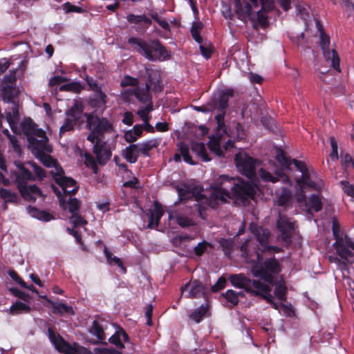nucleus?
Segmentation results:
<instances>
[{
    "mask_svg": "<svg viewBox=\"0 0 354 354\" xmlns=\"http://www.w3.org/2000/svg\"><path fill=\"white\" fill-rule=\"evenodd\" d=\"M15 183L22 198L29 202H35L37 198L44 197L40 188L35 185H27V180H34L35 177L27 168L15 172Z\"/></svg>",
    "mask_w": 354,
    "mask_h": 354,
    "instance_id": "5",
    "label": "nucleus"
},
{
    "mask_svg": "<svg viewBox=\"0 0 354 354\" xmlns=\"http://www.w3.org/2000/svg\"><path fill=\"white\" fill-rule=\"evenodd\" d=\"M221 297L225 299L227 303L225 306L230 308H232L239 304V299L237 298L236 292L232 289H229L225 292L222 293Z\"/></svg>",
    "mask_w": 354,
    "mask_h": 354,
    "instance_id": "37",
    "label": "nucleus"
},
{
    "mask_svg": "<svg viewBox=\"0 0 354 354\" xmlns=\"http://www.w3.org/2000/svg\"><path fill=\"white\" fill-rule=\"evenodd\" d=\"M17 81L16 77V70H10L8 74L6 75L3 77V80L1 84L15 85V83Z\"/></svg>",
    "mask_w": 354,
    "mask_h": 354,
    "instance_id": "62",
    "label": "nucleus"
},
{
    "mask_svg": "<svg viewBox=\"0 0 354 354\" xmlns=\"http://www.w3.org/2000/svg\"><path fill=\"white\" fill-rule=\"evenodd\" d=\"M178 150L180 153V155L183 158L184 161L191 165H196V162L192 160L191 156L189 155L188 145L184 142H180L178 144Z\"/></svg>",
    "mask_w": 354,
    "mask_h": 354,
    "instance_id": "42",
    "label": "nucleus"
},
{
    "mask_svg": "<svg viewBox=\"0 0 354 354\" xmlns=\"http://www.w3.org/2000/svg\"><path fill=\"white\" fill-rule=\"evenodd\" d=\"M109 342L120 349L124 348V345L121 340L120 326H118L115 333L109 338Z\"/></svg>",
    "mask_w": 354,
    "mask_h": 354,
    "instance_id": "49",
    "label": "nucleus"
},
{
    "mask_svg": "<svg viewBox=\"0 0 354 354\" xmlns=\"http://www.w3.org/2000/svg\"><path fill=\"white\" fill-rule=\"evenodd\" d=\"M150 87L148 84H145V88L142 89L136 88L133 91L135 97L138 101L142 103H147L151 101V96L150 95Z\"/></svg>",
    "mask_w": 354,
    "mask_h": 354,
    "instance_id": "35",
    "label": "nucleus"
},
{
    "mask_svg": "<svg viewBox=\"0 0 354 354\" xmlns=\"http://www.w3.org/2000/svg\"><path fill=\"white\" fill-rule=\"evenodd\" d=\"M10 292H12L15 297H18L26 302H28L31 299L29 294L20 290L17 288H10Z\"/></svg>",
    "mask_w": 354,
    "mask_h": 354,
    "instance_id": "56",
    "label": "nucleus"
},
{
    "mask_svg": "<svg viewBox=\"0 0 354 354\" xmlns=\"http://www.w3.org/2000/svg\"><path fill=\"white\" fill-rule=\"evenodd\" d=\"M128 44H131L138 54L147 59L156 61L168 60L171 57V53L164 46L158 39H152L147 41L138 37H130Z\"/></svg>",
    "mask_w": 354,
    "mask_h": 354,
    "instance_id": "1",
    "label": "nucleus"
},
{
    "mask_svg": "<svg viewBox=\"0 0 354 354\" xmlns=\"http://www.w3.org/2000/svg\"><path fill=\"white\" fill-rule=\"evenodd\" d=\"M336 252L337 255L339 256L340 258L344 260L342 263L344 266H346L347 263L352 264L354 263V259H353V258L354 257V254L346 245L343 246L339 249H337L336 250Z\"/></svg>",
    "mask_w": 354,
    "mask_h": 354,
    "instance_id": "39",
    "label": "nucleus"
},
{
    "mask_svg": "<svg viewBox=\"0 0 354 354\" xmlns=\"http://www.w3.org/2000/svg\"><path fill=\"white\" fill-rule=\"evenodd\" d=\"M37 127L30 118L25 120L21 124L22 131L27 136V138L33 136L35 131L37 130Z\"/></svg>",
    "mask_w": 354,
    "mask_h": 354,
    "instance_id": "44",
    "label": "nucleus"
},
{
    "mask_svg": "<svg viewBox=\"0 0 354 354\" xmlns=\"http://www.w3.org/2000/svg\"><path fill=\"white\" fill-rule=\"evenodd\" d=\"M254 7L259 6V0H250ZM261 8L257 12V23H254V28L257 30V25L263 28L269 26L267 12L274 10L275 5L273 0H259Z\"/></svg>",
    "mask_w": 354,
    "mask_h": 354,
    "instance_id": "11",
    "label": "nucleus"
},
{
    "mask_svg": "<svg viewBox=\"0 0 354 354\" xmlns=\"http://www.w3.org/2000/svg\"><path fill=\"white\" fill-rule=\"evenodd\" d=\"M234 7L235 12L238 15V19L245 20L246 18H249L251 21L254 20L252 16V8L250 3H245L243 5L241 0H234Z\"/></svg>",
    "mask_w": 354,
    "mask_h": 354,
    "instance_id": "21",
    "label": "nucleus"
},
{
    "mask_svg": "<svg viewBox=\"0 0 354 354\" xmlns=\"http://www.w3.org/2000/svg\"><path fill=\"white\" fill-rule=\"evenodd\" d=\"M256 253L257 259L253 261L251 268L252 275L269 284H274V277L281 271V266L279 261L274 257L263 259L261 253L259 251H257Z\"/></svg>",
    "mask_w": 354,
    "mask_h": 354,
    "instance_id": "2",
    "label": "nucleus"
},
{
    "mask_svg": "<svg viewBox=\"0 0 354 354\" xmlns=\"http://www.w3.org/2000/svg\"><path fill=\"white\" fill-rule=\"evenodd\" d=\"M151 214L155 218V226L158 227L160 223V221L164 214V210L160 203L157 201L154 203V209L151 211Z\"/></svg>",
    "mask_w": 354,
    "mask_h": 354,
    "instance_id": "48",
    "label": "nucleus"
},
{
    "mask_svg": "<svg viewBox=\"0 0 354 354\" xmlns=\"http://www.w3.org/2000/svg\"><path fill=\"white\" fill-rule=\"evenodd\" d=\"M309 209H313L315 212H318L322 209V203L319 196L312 194L308 198V204Z\"/></svg>",
    "mask_w": 354,
    "mask_h": 354,
    "instance_id": "45",
    "label": "nucleus"
},
{
    "mask_svg": "<svg viewBox=\"0 0 354 354\" xmlns=\"http://www.w3.org/2000/svg\"><path fill=\"white\" fill-rule=\"evenodd\" d=\"M277 227L280 232V239L287 244L292 242V233L294 230V224L291 223L286 216L279 214Z\"/></svg>",
    "mask_w": 354,
    "mask_h": 354,
    "instance_id": "15",
    "label": "nucleus"
},
{
    "mask_svg": "<svg viewBox=\"0 0 354 354\" xmlns=\"http://www.w3.org/2000/svg\"><path fill=\"white\" fill-rule=\"evenodd\" d=\"M127 19L130 24H144L146 25L145 28H148L152 24L151 19L145 15H136L134 14H129L127 16Z\"/></svg>",
    "mask_w": 354,
    "mask_h": 354,
    "instance_id": "36",
    "label": "nucleus"
},
{
    "mask_svg": "<svg viewBox=\"0 0 354 354\" xmlns=\"http://www.w3.org/2000/svg\"><path fill=\"white\" fill-rule=\"evenodd\" d=\"M48 303L50 304L52 307V313L54 315H58L59 316H63L64 315H75V311L73 307L71 306L67 305L64 302L61 301L55 302L51 299H48Z\"/></svg>",
    "mask_w": 354,
    "mask_h": 354,
    "instance_id": "22",
    "label": "nucleus"
},
{
    "mask_svg": "<svg viewBox=\"0 0 354 354\" xmlns=\"http://www.w3.org/2000/svg\"><path fill=\"white\" fill-rule=\"evenodd\" d=\"M41 162L44 166L47 167H55L56 171H52L51 176L54 181L62 188L65 194L75 195L79 189V185L77 181L71 177L65 176V172L63 168L58 165L56 160H55L50 155L46 154L45 152L37 156Z\"/></svg>",
    "mask_w": 354,
    "mask_h": 354,
    "instance_id": "3",
    "label": "nucleus"
},
{
    "mask_svg": "<svg viewBox=\"0 0 354 354\" xmlns=\"http://www.w3.org/2000/svg\"><path fill=\"white\" fill-rule=\"evenodd\" d=\"M218 243L220 246L222 248V250L225 256L227 257H230L233 250L234 243L232 239L221 238Z\"/></svg>",
    "mask_w": 354,
    "mask_h": 354,
    "instance_id": "43",
    "label": "nucleus"
},
{
    "mask_svg": "<svg viewBox=\"0 0 354 354\" xmlns=\"http://www.w3.org/2000/svg\"><path fill=\"white\" fill-rule=\"evenodd\" d=\"M176 221L178 225L181 227H188L195 225L192 219L185 216H177L176 217Z\"/></svg>",
    "mask_w": 354,
    "mask_h": 354,
    "instance_id": "54",
    "label": "nucleus"
},
{
    "mask_svg": "<svg viewBox=\"0 0 354 354\" xmlns=\"http://www.w3.org/2000/svg\"><path fill=\"white\" fill-rule=\"evenodd\" d=\"M207 247H212V244L204 241L198 243L194 248V253L196 256H202L207 250Z\"/></svg>",
    "mask_w": 354,
    "mask_h": 354,
    "instance_id": "57",
    "label": "nucleus"
},
{
    "mask_svg": "<svg viewBox=\"0 0 354 354\" xmlns=\"http://www.w3.org/2000/svg\"><path fill=\"white\" fill-rule=\"evenodd\" d=\"M149 15L151 18L154 20L162 29L166 31H171L169 23L166 20L161 19L157 12L152 11L150 12Z\"/></svg>",
    "mask_w": 354,
    "mask_h": 354,
    "instance_id": "51",
    "label": "nucleus"
},
{
    "mask_svg": "<svg viewBox=\"0 0 354 354\" xmlns=\"http://www.w3.org/2000/svg\"><path fill=\"white\" fill-rule=\"evenodd\" d=\"M85 80L89 87V90L93 92H99L102 91V87L97 82L91 77L86 75Z\"/></svg>",
    "mask_w": 354,
    "mask_h": 354,
    "instance_id": "60",
    "label": "nucleus"
},
{
    "mask_svg": "<svg viewBox=\"0 0 354 354\" xmlns=\"http://www.w3.org/2000/svg\"><path fill=\"white\" fill-rule=\"evenodd\" d=\"M273 286H275L274 293L277 298L281 301H286L288 288L284 281L277 282L274 280V284H273Z\"/></svg>",
    "mask_w": 354,
    "mask_h": 354,
    "instance_id": "38",
    "label": "nucleus"
},
{
    "mask_svg": "<svg viewBox=\"0 0 354 354\" xmlns=\"http://www.w3.org/2000/svg\"><path fill=\"white\" fill-rule=\"evenodd\" d=\"M330 146L332 151L330 153V158L332 160L335 161L338 159V144L335 137L330 138Z\"/></svg>",
    "mask_w": 354,
    "mask_h": 354,
    "instance_id": "58",
    "label": "nucleus"
},
{
    "mask_svg": "<svg viewBox=\"0 0 354 354\" xmlns=\"http://www.w3.org/2000/svg\"><path fill=\"white\" fill-rule=\"evenodd\" d=\"M106 102L107 95L102 91L94 92L93 97L88 99L89 106L95 109L106 106Z\"/></svg>",
    "mask_w": 354,
    "mask_h": 354,
    "instance_id": "28",
    "label": "nucleus"
},
{
    "mask_svg": "<svg viewBox=\"0 0 354 354\" xmlns=\"http://www.w3.org/2000/svg\"><path fill=\"white\" fill-rule=\"evenodd\" d=\"M138 144H131L127 147L122 153V156L129 163H136L139 157Z\"/></svg>",
    "mask_w": 354,
    "mask_h": 354,
    "instance_id": "26",
    "label": "nucleus"
},
{
    "mask_svg": "<svg viewBox=\"0 0 354 354\" xmlns=\"http://www.w3.org/2000/svg\"><path fill=\"white\" fill-rule=\"evenodd\" d=\"M205 295V287L201 282L198 280H194L191 283V288L189 292V297L200 298Z\"/></svg>",
    "mask_w": 354,
    "mask_h": 354,
    "instance_id": "32",
    "label": "nucleus"
},
{
    "mask_svg": "<svg viewBox=\"0 0 354 354\" xmlns=\"http://www.w3.org/2000/svg\"><path fill=\"white\" fill-rule=\"evenodd\" d=\"M111 155H112V153H111V150L109 149H107L106 147H105L102 150V153L99 155V156L100 157V159H97L98 163L100 165H104L107 162V161L110 160Z\"/></svg>",
    "mask_w": 354,
    "mask_h": 354,
    "instance_id": "61",
    "label": "nucleus"
},
{
    "mask_svg": "<svg viewBox=\"0 0 354 354\" xmlns=\"http://www.w3.org/2000/svg\"><path fill=\"white\" fill-rule=\"evenodd\" d=\"M159 145L160 140L156 138L144 141L138 145V149L140 153L142 154L144 156L146 157L149 156V151L153 148L158 147Z\"/></svg>",
    "mask_w": 354,
    "mask_h": 354,
    "instance_id": "31",
    "label": "nucleus"
},
{
    "mask_svg": "<svg viewBox=\"0 0 354 354\" xmlns=\"http://www.w3.org/2000/svg\"><path fill=\"white\" fill-rule=\"evenodd\" d=\"M229 280L232 285L235 288L244 289L248 292V288L250 286V279L245 277L243 274H231Z\"/></svg>",
    "mask_w": 354,
    "mask_h": 354,
    "instance_id": "25",
    "label": "nucleus"
},
{
    "mask_svg": "<svg viewBox=\"0 0 354 354\" xmlns=\"http://www.w3.org/2000/svg\"><path fill=\"white\" fill-rule=\"evenodd\" d=\"M139 84V81L137 78L133 77L130 75H125L124 79L120 82V86L122 87L127 86H136Z\"/></svg>",
    "mask_w": 354,
    "mask_h": 354,
    "instance_id": "59",
    "label": "nucleus"
},
{
    "mask_svg": "<svg viewBox=\"0 0 354 354\" xmlns=\"http://www.w3.org/2000/svg\"><path fill=\"white\" fill-rule=\"evenodd\" d=\"M260 178L265 182L276 183L281 180L284 183L289 181V177L283 172V169H278L273 176L270 172L266 169H261L259 171Z\"/></svg>",
    "mask_w": 354,
    "mask_h": 354,
    "instance_id": "19",
    "label": "nucleus"
},
{
    "mask_svg": "<svg viewBox=\"0 0 354 354\" xmlns=\"http://www.w3.org/2000/svg\"><path fill=\"white\" fill-rule=\"evenodd\" d=\"M256 195L255 187L253 184L237 178L232 198H234L241 201L254 199Z\"/></svg>",
    "mask_w": 354,
    "mask_h": 354,
    "instance_id": "12",
    "label": "nucleus"
},
{
    "mask_svg": "<svg viewBox=\"0 0 354 354\" xmlns=\"http://www.w3.org/2000/svg\"><path fill=\"white\" fill-rule=\"evenodd\" d=\"M88 332L93 335L95 336L97 339H88V342L92 344H101L103 345H107L106 340V335L104 331L102 326L97 320H94L92 323L91 326L88 329Z\"/></svg>",
    "mask_w": 354,
    "mask_h": 354,
    "instance_id": "18",
    "label": "nucleus"
},
{
    "mask_svg": "<svg viewBox=\"0 0 354 354\" xmlns=\"http://www.w3.org/2000/svg\"><path fill=\"white\" fill-rule=\"evenodd\" d=\"M276 160L283 168L288 170H291L290 166L292 164L301 173H304V171L308 169L304 162L291 159L290 157L286 156L283 150L281 148H276Z\"/></svg>",
    "mask_w": 354,
    "mask_h": 354,
    "instance_id": "14",
    "label": "nucleus"
},
{
    "mask_svg": "<svg viewBox=\"0 0 354 354\" xmlns=\"http://www.w3.org/2000/svg\"><path fill=\"white\" fill-rule=\"evenodd\" d=\"M209 308L207 306L202 305L199 308L195 309L189 315L190 319L196 323H200L208 313Z\"/></svg>",
    "mask_w": 354,
    "mask_h": 354,
    "instance_id": "41",
    "label": "nucleus"
},
{
    "mask_svg": "<svg viewBox=\"0 0 354 354\" xmlns=\"http://www.w3.org/2000/svg\"><path fill=\"white\" fill-rule=\"evenodd\" d=\"M227 280L226 279L221 276L218 278L217 281L211 287V290L213 292H217L220 291L221 290H223L226 285Z\"/></svg>",
    "mask_w": 354,
    "mask_h": 354,
    "instance_id": "63",
    "label": "nucleus"
},
{
    "mask_svg": "<svg viewBox=\"0 0 354 354\" xmlns=\"http://www.w3.org/2000/svg\"><path fill=\"white\" fill-rule=\"evenodd\" d=\"M176 190L180 201H187L193 197V192H191V189L177 187Z\"/></svg>",
    "mask_w": 354,
    "mask_h": 354,
    "instance_id": "55",
    "label": "nucleus"
},
{
    "mask_svg": "<svg viewBox=\"0 0 354 354\" xmlns=\"http://www.w3.org/2000/svg\"><path fill=\"white\" fill-rule=\"evenodd\" d=\"M203 28L201 22H194L191 28V34L194 41L198 44H202L203 39L201 36V30Z\"/></svg>",
    "mask_w": 354,
    "mask_h": 354,
    "instance_id": "47",
    "label": "nucleus"
},
{
    "mask_svg": "<svg viewBox=\"0 0 354 354\" xmlns=\"http://www.w3.org/2000/svg\"><path fill=\"white\" fill-rule=\"evenodd\" d=\"M292 193L288 188H283L278 196L276 203L279 207L286 209L291 206Z\"/></svg>",
    "mask_w": 354,
    "mask_h": 354,
    "instance_id": "30",
    "label": "nucleus"
},
{
    "mask_svg": "<svg viewBox=\"0 0 354 354\" xmlns=\"http://www.w3.org/2000/svg\"><path fill=\"white\" fill-rule=\"evenodd\" d=\"M317 28L319 32V44L322 50L323 55L327 62H330L332 67L337 72H341L340 58L336 50H329L330 39L329 36L324 32V28L319 21L316 23Z\"/></svg>",
    "mask_w": 354,
    "mask_h": 354,
    "instance_id": "6",
    "label": "nucleus"
},
{
    "mask_svg": "<svg viewBox=\"0 0 354 354\" xmlns=\"http://www.w3.org/2000/svg\"><path fill=\"white\" fill-rule=\"evenodd\" d=\"M48 338L55 349L63 354H77L79 345L74 342L73 345L66 342L59 334H56L54 329L48 328Z\"/></svg>",
    "mask_w": 354,
    "mask_h": 354,
    "instance_id": "8",
    "label": "nucleus"
},
{
    "mask_svg": "<svg viewBox=\"0 0 354 354\" xmlns=\"http://www.w3.org/2000/svg\"><path fill=\"white\" fill-rule=\"evenodd\" d=\"M26 209L28 213L32 218H37L41 221L49 222L50 221L55 219V216L52 214L45 210H41L36 207L28 205L26 207Z\"/></svg>",
    "mask_w": 354,
    "mask_h": 354,
    "instance_id": "24",
    "label": "nucleus"
},
{
    "mask_svg": "<svg viewBox=\"0 0 354 354\" xmlns=\"http://www.w3.org/2000/svg\"><path fill=\"white\" fill-rule=\"evenodd\" d=\"M234 160L237 168L244 176L248 178H252L256 176L257 159L252 158L246 153H238L235 156Z\"/></svg>",
    "mask_w": 354,
    "mask_h": 354,
    "instance_id": "9",
    "label": "nucleus"
},
{
    "mask_svg": "<svg viewBox=\"0 0 354 354\" xmlns=\"http://www.w3.org/2000/svg\"><path fill=\"white\" fill-rule=\"evenodd\" d=\"M77 122L72 120V118L65 119L64 124L59 129V136H62V135L66 131H74V127L76 125Z\"/></svg>",
    "mask_w": 354,
    "mask_h": 354,
    "instance_id": "52",
    "label": "nucleus"
},
{
    "mask_svg": "<svg viewBox=\"0 0 354 354\" xmlns=\"http://www.w3.org/2000/svg\"><path fill=\"white\" fill-rule=\"evenodd\" d=\"M48 141L47 137L40 140H38L35 136L28 138V146L36 157L44 152L50 153L52 151V148L48 145Z\"/></svg>",
    "mask_w": 354,
    "mask_h": 354,
    "instance_id": "16",
    "label": "nucleus"
},
{
    "mask_svg": "<svg viewBox=\"0 0 354 354\" xmlns=\"http://www.w3.org/2000/svg\"><path fill=\"white\" fill-rule=\"evenodd\" d=\"M53 192L56 195L58 198L59 206L62 209H68L69 212L74 215V214H77L79 212L81 201L76 198H72L73 195L64 194L59 190L58 187H57L55 185H51L50 186Z\"/></svg>",
    "mask_w": 354,
    "mask_h": 354,
    "instance_id": "10",
    "label": "nucleus"
},
{
    "mask_svg": "<svg viewBox=\"0 0 354 354\" xmlns=\"http://www.w3.org/2000/svg\"><path fill=\"white\" fill-rule=\"evenodd\" d=\"M146 75L147 81L145 84L149 85L150 90L153 92H161L163 86L161 84L160 72L151 68H146Z\"/></svg>",
    "mask_w": 354,
    "mask_h": 354,
    "instance_id": "17",
    "label": "nucleus"
},
{
    "mask_svg": "<svg viewBox=\"0 0 354 354\" xmlns=\"http://www.w3.org/2000/svg\"><path fill=\"white\" fill-rule=\"evenodd\" d=\"M236 180L237 178H230L226 175H221L216 178L210 185V205L223 203L227 198H232Z\"/></svg>",
    "mask_w": 354,
    "mask_h": 354,
    "instance_id": "4",
    "label": "nucleus"
},
{
    "mask_svg": "<svg viewBox=\"0 0 354 354\" xmlns=\"http://www.w3.org/2000/svg\"><path fill=\"white\" fill-rule=\"evenodd\" d=\"M31 308L21 302V301H16L14 303L10 308V313L11 315H19L21 313H28L30 311Z\"/></svg>",
    "mask_w": 354,
    "mask_h": 354,
    "instance_id": "40",
    "label": "nucleus"
},
{
    "mask_svg": "<svg viewBox=\"0 0 354 354\" xmlns=\"http://www.w3.org/2000/svg\"><path fill=\"white\" fill-rule=\"evenodd\" d=\"M1 95L4 102H14L19 94V89L15 85L1 84L0 86Z\"/></svg>",
    "mask_w": 354,
    "mask_h": 354,
    "instance_id": "20",
    "label": "nucleus"
},
{
    "mask_svg": "<svg viewBox=\"0 0 354 354\" xmlns=\"http://www.w3.org/2000/svg\"><path fill=\"white\" fill-rule=\"evenodd\" d=\"M257 240L259 243L260 248H263L269 243L270 232L268 229L259 227L254 232Z\"/></svg>",
    "mask_w": 354,
    "mask_h": 354,
    "instance_id": "33",
    "label": "nucleus"
},
{
    "mask_svg": "<svg viewBox=\"0 0 354 354\" xmlns=\"http://www.w3.org/2000/svg\"><path fill=\"white\" fill-rule=\"evenodd\" d=\"M234 96V90L232 88H225L218 90L212 96L209 105L216 110H226L230 97Z\"/></svg>",
    "mask_w": 354,
    "mask_h": 354,
    "instance_id": "13",
    "label": "nucleus"
},
{
    "mask_svg": "<svg viewBox=\"0 0 354 354\" xmlns=\"http://www.w3.org/2000/svg\"><path fill=\"white\" fill-rule=\"evenodd\" d=\"M265 292H271V288L259 280L250 279L248 293L253 296L260 297Z\"/></svg>",
    "mask_w": 354,
    "mask_h": 354,
    "instance_id": "23",
    "label": "nucleus"
},
{
    "mask_svg": "<svg viewBox=\"0 0 354 354\" xmlns=\"http://www.w3.org/2000/svg\"><path fill=\"white\" fill-rule=\"evenodd\" d=\"M85 158V165L87 167L91 168L93 173L97 174L98 171V167L96 163L95 158L93 157L91 154L89 153H86L84 154Z\"/></svg>",
    "mask_w": 354,
    "mask_h": 354,
    "instance_id": "53",
    "label": "nucleus"
},
{
    "mask_svg": "<svg viewBox=\"0 0 354 354\" xmlns=\"http://www.w3.org/2000/svg\"><path fill=\"white\" fill-rule=\"evenodd\" d=\"M93 352L96 354H122V353L115 348H109L106 347H97L93 349Z\"/></svg>",
    "mask_w": 354,
    "mask_h": 354,
    "instance_id": "64",
    "label": "nucleus"
},
{
    "mask_svg": "<svg viewBox=\"0 0 354 354\" xmlns=\"http://www.w3.org/2000/svg\"><path fill=\"white\" fill-rule=\"evenodd\" d=\"M84 116L86 119L87 128L94 131L102 138L105 133H111L113 131L112 123L106 118H100L94 115L93 113H85Z\"/></svg>",
    "mask_w": 354,
    "mask_h": 354,
    "instance_id": "7",
    "label": "nucleus"
},
{
    "mask_svg": "<svg viewBox=\"0 0 354 354\" xmlns=\"http://www.w3.org/2000/svg\"><path fill=\"white\" fill-rule=\"evenodd\" d=\"M84 111V106L81 102L75 101L74 104L70 107L68 110L66 111L65 115L69 118H72L73 120L77 122L81 118V116Z\"/></svg>",
    "mask_w": 354,
    "mask_h": 354,
    "instance_id": "27",
    "label": "nucleus"
},
{
    "mask_svg": "<svg viewBox=\"0 0 354 354\" xmlns=\"http://www.w3.org/2000/svg\"><path fill=\"white\" fill-rule=\"evenodd\" d=\"M83 89L84 86L78 82H69L59 87L60 91H71L75 93H80Z\"/></svg>",
    "mask_w": 354,
    "mask_h": 354,
    "instance_id": "46",
    "label": "nucleus"
},
{
    "mask_svg": "<svg viewBox=\"0 0 354 354\" xmlns=\"http://www.w3.org/2000/svg\"><path fill=\"white\" fill-rule=\"evenodd\" d=\"M104 254L109 263L113 262L115 265L122 269L123 273L127 272V269L124 266L123 263L120 258L117 257H112V254L106 248L104 249Z\"/></svg>",
    "mask_w": 354,
    "mask_h": 354,
    "instance_id": "50",
    "label": "nucleus"
},
{
    "mask_svg": "<svg viewBox=\"0 0 354 354\" xmlns=\"http://www.w3.org/2000/svg\"><path fill=\"white\" fill-rule=\"evenodd\" d=\"M0 197L3 199L5 203L17 204L20 198L19 195L14 192H11L6 188L0 189Z\"/></svg>",
    "mask_w": 354,
    "mask_h": 354,
    "instance_id": "34",
    "label": "nucleus"
},
{
    "mask_svg": "<svg viewBox=\"0 0 354 354\" xmlns=\"http://www.w3.org/2000/svg\"><path fill=\"white\" fill-rule=\"evenodd\" d=\"M296 183L301 188L310 187L313 189H318L317 183L310 180V175L308 169L301 173L300 178L296 179Z\"/></svg>",
    "mask_w": 354,
    "mask_h": 354,
    "instance_id": "29",
    "label": "nucleus"
}]
</instances>
